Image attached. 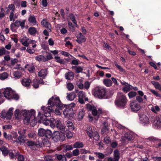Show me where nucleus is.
<instances>
[{
	"label": "nucleus",
	"instance_id": "obj_1",
	"mask_svg": "<svg viewBox=\"0 0 161 161\" xmlns=\"http://www.w3.org/2000/svg\"><path fill=\"white\" fill-rule=\"evenodd\" d=\"M127 102V100L125 95L121 92L118 93L114 102L116 106L121 108H124Z\"/></svg>",
	"mask_w": 161,
	"mask_h": 161
},
{
	"label": "nucleus",
	"instance_id": "obj_2",
	"mask_svg": "<svg viewBox=\"0 0 161 161\" xmlns=\"http://www.w3.org/2000/svg\"><path fill=\"white\" fill-rule=\"evenodd\" d=\"M48 106H51L52 108L55 107L61 109L63 108V104L61 103L58 97L56 96H52L48 101Z\"/></svg>",
	"mask_w": 161,
	"mask_h": 161
},
{
	"label": "nucleus",
	"instance_id": "obj_3",
	"mask_svg": "<svg viewBox=\"0 0 161 161\" xmlns=\"http://www.w3.org/2000/svg\"><path fill=\"white\" fill-rule=\"evenodd\" d=\"M93 95L96 97L100 99L106 98V89L102 87H96L93 91Z\"/></svg>",
	"mask_w": 161,
	"mask_h": 161
},
{
	"label": "nucleus",
	"instance_id": "obj_4",
	"mask_svg": "<svg viewBox=\"0 0 161 161\" xmlns=\"http://www.w3.org/2000/svg\"><path fill=\"white\" fill-rule=\"evenodd\" d=\"M35 111L33 109L30 111H26L24 113V122L25 124H28L32 118H35Z\"/></svg>",
	"mask_w": 161,
	"mask_h": 161
},
{
	"label": "nucleus",
	"instance_id": "obj_5",
	"mask_svg": "<svg viewBox=\"0 0 161 161\" xmlns=\"http://www.w3.org/2000/svg\"><path fill=\"white\" fill-rule=\"evenodd\" d=\"M87 108L88 109L92 111V114L94 116H96V118H95L97 120L99 118V116L100 114L102 113L101 109H98V110H97L96 108L93 105H91L90 104L87 105Z\"/></svg>",
	"mask_w": 161,
	"mask_h": 161
},
{
	"label": "nucleus",
	"instance_id": "obj_6",
	"mask_svg": "<svg viewBox=\"0 0 161 161\" xmlns=\"http://www.w3.org/2000/svg\"><path fill=\"white\" fill-rule=\"evenodd\" d=\"M52 138L55 142L59 141H63L65 139V136L64 134H60L59 131H55L52 135Z\"/></svg>",
	"mask_w": 161,
	"mask_h": 161
},
{
	"label": "nucleus",
	"instance_id": "obj_7",
	"mask_svg": "<svg viewBox=\"0 0 161 161\" xmlns=\"http://www.w3.org/2000/svg\"><path fill=\"white\" fill-rule=\"evenodd\" d=\"M14 108H9L7 113L2 111L1 114V117L3 118H6L7 119H10L13 115Z\"/></svg>",
	"mask_w": 161,
	"mask_h": 161
},
{
	"label": "nucleus",
	"instance_id": "obj_8",
	"mask_svg": "<svg viewBox=\"0 0 161 161\" xmlns=\"http://www.w3.org/2000/svg\"><path fill=\"white\" fill-rule=\"evenodd\" d=\"M41 109L45 117L50 116L51 112H53V111L52 107L48 106L46 108L42 106L41 107Z\"/></svg>",
	"mask_w": 161,
	"mask_h": 161
},
{
	"label": "nucleus",
	"instance_id": "obj_9",
	"mask_svg": "<svg viewBox=\"0 0 161 161\" xmlns=\"http://www.w3.org/2000/svg\"><path fill=\"white\" fill-rule=\"evenodd\" d=\"M130 107L131 110L134 112L139 111L141 108L140 105L135 101L133 102L130 104Z\"/></svg>",
	"mask_w": 161,
	"mask_h": 161
},
{
	"label": "nucleus",
	"instance_id": "obj_10",
	"mask_svg": "<svg viewBox=\"0 0 161 161\" xmlns=\"http://www.w3.org/2000/svg\"><path fill=\"white\" fill-rule=\"evenodd\" d=\"M13 91L10 88H7L5 89L3 92L5 97L8 99H11L13 95Z\"/></svg>",
	"mask_w": 161,
	"mask_h": 161
},
{
	"label": "nucleus",
	"instance_id": "obj_11",
	"mask_svg": "<svg viewBox=\"0 0 161 161\" xmlns=\"http://www.w3.org/2000/svg\"><path fill=\"white\" fill-rule=\"evenodd\" d=\"M135 138V135L131 132H127L125 134L123 138L124 141L126 140L130 141L133 140Z\"/></svg>",
	"mask_w": 161,
	"mask_h": 161
},
{
	"label": "nucleus",
	"instance_id": "obj_12",
	"mask_svg": "<svg viewBox=\"0 0 161 161\" xmlns=\"http://www.w3.org/2000/svg\"><path fill=\"white\" fill-rule=\"evenodd\" d=\"M139 117L140 122L142 124L146 125L149 123V119L146 115L142 114L139 115Z\"/></svg>",
	"mask_w": 161,
	"mask_h": 161
},
{
	"label": "nucleus",
	"instance_id": "obj_13",
	"mask_svg": "<svg viewBox=\"0 0 161 161\" xmlns=\"http://www.w3.org/2000/svg\"><path fill=\"white\" fill-rule=\"evenodd\" d=\"M26 136L24 135H22L19 136L16 139L13 141V142L19 143L20 145L23 144L26 140Z\"/></svg>",
	"mask_w": 161,
	"mask_h": 161
},
{
	"label": "nucleus",
	"instance_id": "obj_14",
	"mask_svg": "<svg viewBox=\"0 0 161 161\" xmlns=\"http://www.w3.org/2000/svg\"><path fill=\"white\" fill-rule=\"evenodd\" d=\"M42 114H41L40 112H39L38 114V118L40 117L39 119H38V121L39 123H41V121L42 120L43 123L46 125H48L51 122V119L50 120L48 119L47 118H45L44 120L43 118L42 117Z\"/></svg>",
	"mask_w": 161,
	"mask_h": 161
},
{
	"label": "nucleus",
	"instance_id": "obj_15",
	"mask_svg": "<svg viewBox=\"0 0 161 161\" xmlns=\"http://www.w3.org/2000/svg\"><path fill=\"white\" fill-rule=\"evenodd\" d=\"M78 101L81 104L84 103V98L86 97V94L83 91H81L78 93Z\"/></svg>",
	"mask_w": 161,
	"mask_h": 161
},
{
	"label": "nucleus",
	"instance_id": "obj_16",
	"mask_svg": "<svg viewBox=\"0 0 161 161\" xmlns=\"http://www.w3.org/2000/svg\"><path fill=\"white\" fill-rule=\"evenodd\" d=\"M76 37L77 38L76 41L79 44H80L82 42H85L86 41V38L82 33L80 32L78 35Z\"/></svg>",
	"mask_w": 161,
	"mask_h": 161
},
{
	"label": "nucleus",
	"instance_id": "obj_17",
	"mask_svg": "<svg viewBox=\"0 0 161 161\" xmlns=\"http://www.w3.org/2000/svg\"><path fill=\"white\" fill-rule=\"evenodd\" d=\"M41 24L43 27L47 29L48 31L50 32L51 31V25L50 23L47 21L45 19H43L41 22Z\"/></svg>",
	"mask_w": 161,
	"mask_h": 161
},
{
	"label": "nucleus",
	"instance_id": "obj_18",
	"mask_svg": "<svg viewBox=\"0 0 161 161\" xmlns=\"http://www.w3.org/2000/svg\"><path fill=\"white\" fill-rule=\"evenodd\" d=\"M25 20H23L22 21L17 20L14 24V26L16 27H19L21 26V28L23 29L25 27Z\"/></svg>",
	"mask_w": 161,
	"mask_h": 161
},
{
	"label": "nucleus",
	"instance_id": "obj_19",
	"mask_svg": "<svg viewBox=\"0 0 161 161\" xmlns=\"http://www.w3.org/2000/svg\"><path fill=\"white\" fill-rule=\"evenodd\" d=\"M31 80L28 78H24L21 80L22 85L24 86L30 88Z\"/></svg>",
	"mask_w": 161,
	"mask_h": 161
},
{
	"label": "nucleus",
	"instance_id": "obj_20",
	"mask_svg": "<svg viewBox=\"0 0 161 161\" xmlns=\"http://www.w3.org/2000/svg\"><path fill=\"white\" fill-rule=\"evenodd\" d=\"M153 126L155 129H161V120H155L153 123Z\"/></svg>",
	"mask_w": 161,
	"mask_h": 161
},
{
	"label": "nucleus",
	"instance_id": "obj_21",
	"mask_svg": "<svg viewBox=\"0 0 161 161\" xmlns=\"http://www.w3.org/2000/svg\"><path fill=\"white\" fill-rule=\"evenodd\" d=\"M28 20L29 22L32 24L33 25H35L37 24L36 17L33 14L29 16Z\"/></svg>",
	"mask_w": 161,
	"mask_h": 161
},
{
	"label": "nucleus",
	"instance_id": "obj_22",
	"mask_svg": "<svg viewBox=\"0 0 161 161\" xmlns=\"http://www.w3.org/2000/svg\"><path fill=\"white\" fill-rule=\"evenodd\" d=\"M21 42L22 45L25 47H27L30 44H34L36 43L35 41L29 39H28L24 41H22Z\"/></svg>",
	"mask_w": 161,
	"mask_h": 161
},
{
	"label": "nucleus",
	"instance_id": "obj_23",
	"mask_svg": "<svg viewBox=\"0 0 161 161\" xmlns=\"http://www.w3.org/2000/svg\"><path fill=\"white\" fill-rule=\"evenodd\" d=\"M103 128L101 130L102 134H105L108 132V123L106 121H104L103 123Z\"/></svg>",
	"mask_w": 161,
	"mask_h": 161
},
{
	"label": "nucleus",
	"instance_id": "obj_24",
	"mask_svg": "<svg viewBox=\"0 0 161 161\" xmlns=\"http://www.w3.org/2000/svg\"><path fill=\"white\" fill-rule=\"evenodd\" d=\"M85 114V111L83 108H81L79 110L78 114V120H80L83 118Z\"/></svg>",
	"mask_w": 161,
	"mask_h": 161
},
{
	"label": "nucleus",
	"instance_id": "obj_25",
	"mask_svg": "<svg viewBox=\"0 0 161 161\" xmlns=\"http://www.w3.org/2000/svg\"><path fill=\"white\" fill-rule=\"evenodd\" d=\"M86 132L90 138H92L94 132L92 131V128L91 126L89 125L87 127Z\"/></svg>",
	"mask_w": 161,
	"mask_h": 161
},
{
	"label": "nucleus",
	"instance_id": "obj_26",
	"mask_svg": "<svg viewBox=\"0 0 161 161\" xmlns=\"http://www.w3.org/2000/svg\"><path fill=\"white\" fill-rule=\"evenodd\" d=\"M76 85L80 89H83L84 88V85L83 84V80L80 79L76 81Z\"/></svg>",
	"mask_w": 161,
	"mask_h": 161
},
{
	"label": "nucleus",
	"instance_id": "obj_27",
	"mask_svg": "<svg viewBox=\"0 0 161 161\" xmlns=\"http://www.w3.org/2000/svg\"><path fill=\"white\" fill-rule=\"evenodd\" d=\"M0 150L2 152L3 154L5 156L8 153L9 150L8 148L3 146L0 147Z\"/></svg>",
	"mask_w": 161,
	"mask_h": 161
},
{
	"label": "nucleus",
	"instance_id": "obj_28",
	"mask_svg": "<svg viewBox=\"0 0 161 161\" xmlns=\"http://www.w3.org/2000/svg\"><path fill=\"white\" fill-rule=\"evenodd\" d=\"M25 68L27 69L30 72L32 73L35 69V67L32 64H26L25 66Z\"/></svg>",
	"mask_w": 161,
	"mask_h": 161
},
{
	"label": "nucleus",
	"instance_id": "obj_29",
	"mask_svg": "<svg viewBox=\"0 0 161 161\" xmlns=\"http://www.w3.org/2000/svg\"><path fill=\"white\" fill-rule=\"evenodd\" d=\"M132 88L133 86L128 84L127 85H126L125 86L123 87L122 89L123 91L126 93L129 91L130 90H132Z\"/></svg>",
	"mask_w": 161,
	"mask_h": 161
},
{
	"label": "nucleus",
	"instance_id": "obj_30",
	"mask_svg": "<svg viewBox=\"0 0 161 161\" xmlns=\"http://www.w3.org/2000/svg\"><path fill=\"white\" fill-rule=\"evenodd\" d=\"M103 82V84L107 87L110 86L113 83L112 81L108 79H104Z\"/></svg>",
	"mask_w": 161,
	"mask_h": 161
},
{
	"label": "nucleus",
	"instance_id": "obj_31",
	"mask_svg": "<svg viewBox=\"0 0 161 161\" xmlns=\"http://www.w3.org/2000/svg\"><path fill=\"white\" fill-rule=\"evenodd\" d=\"M35 142L31 141H29L27 142L26 144L27 145L30 147V148L32 150L36 149V147H35Z\"/></svg>",
	"mask_w": 161,
	"mask_h": 161
},
{
	"label": "nucleus",
	"instance_id": "obj_32",
	"mask_svg": "<svg viewBox=\"0 0 161 161\" xmlns=\"http://www.w3.org/2000/svg\"><path fill=\"white\" fill-rule=\"evenodd\" d=\"M14 11H11L9 16V20L10 21L15 20V19L17 18L18 15L16 14H14Z\"/></svg>",
	"mask_w": 161,
	"mask_h": 161
},
{
	"label": "nucleus",
	"instance_id": "obj_33",
	"mask_svg": "<svg viewBox=\"0 0 161 161\" xmlns=\"http://www.w3.org/2000/svg\"><path fill=\"white\" fill-rule=\"evenodd\" d=\"M47 72L46 69H42L38 72V76L42 77L44 78L47 75Z\"/></svg>",
	"mask_w": 161,
	"mask_h": 161
},
{
	"label": "nucleus",
	"instance_id": "obj_34",
	"mask_svg": "<svg viewBox=\"0 0 161 161\" xmlns=\"http://www.w3.org/2000/svg\"><path fill=\"white\" fill-rule=\"evenodd\" d=\"M94 154L99 159H103L107 156L106 154H103L102 153L99 152H95Z\"/></svg>",
	"mask_w": 161,
	"mask_h": 161
},
{
	"label": "nucleus",
	"instance_id": "obj_35",
	"mask_svg": "<svg viewBox=\"0 0 161 161\" xmlns=\"http://www.w3.org/2000/svg\"><path fill=\"white\" fill-rule=\"evenodd\" d=\"M65 77L67 80L72 79L74 77V74L72 72H68L65 74Z\"/></svg>",
	"mask_w": 161,
	"mask_h": 161
},
{
	"label": "nucleus",
	"instance_id": "obj_36",
	"mask_svg": "<svg viewBox=\"0 0 161 161\" xmlns=\"http://www.w3.org/2000/svg\"><path fill=\"white\" fill-rule=\"evenodd\" d=\"M74 147L76 148H79L83 147H84V145L82 142H77L73 144Z\"/></svg>",
	"mask_w": 161,
	"mask_h": 161
},
{
	"label": "nucleus",
	"instance_id": "obj_37",
	"mask_svg": "<svg viewBox=\"0 0 161 161\" xmlns=\"http://www.w3.org/2000/svg\"><path fill=\"white\" fill-rule=\"evenodd\" d=\"M36 59L39 61L45 62L47 61V59L43 56L38 55L36 57Z\"/></svg>",
	"mask_w": 161,
	"mask_h": 161
},
{
	"label": "nucleus",
	"instance_id": "obj_38",
	"mask_svg": "<svg viewBox=\"0 0 161 161\" xmlns=\"http://www.w3.org/2000/svg\"><path fill=\"white\" fill-rule=\"evenodd\" d=\"M151 83L156 89L161 91V85L158 82L153 81H152Z\"/></svg>",
	"mask_w": 161,
	"mask_h": 161
},
{
	"label": "nucleus",
	"instance_id": "obj_39",
	"mask_svg": "<svg viewBox=\"0 0 161 161\" xmlns=\"http://www.w3.org/2000/svg\"><path fill=\"white\" fill-rule=\"evenodd\" d=\"M72 109L71 108H66L63 111V114L64 115L65 117H67L68 115L70 114V112L72 111Z\"/></svg>",
	"mask_w": 161,
	"mask_h": 161
},
{
	"label": "nucleus",
	"instance_id": "obj_40",
	"mask_svg": "<svg viewBox=\"0 0 161 161\" xmlns=\"http://www.w3.org/2000/svg\"><path fill=\"white\" fill-rule=\"evenodd\" d=\"M63 148L65 152L73 149V147L71 145L65 144L63 146Z\"/></svg>",
	"mask_w": 161,
	"mask_h": 161
},
{
	"label": "nucleus",
	"instance_id": "obj_41",
	"mask_svg": "<svg viewBox=\"0 0 161 161\" xmlns=\"http://www.w3.org/2000/svg\"><path fill=\"white\" fill-rule=\"evenodd\" d=\"M69 17L71 21L75 25L76 27L77 26V22L75 20V17L74 15L72 13H70L69 14Z\"/></svg>",
	"mask_w": 161,
	"mask_h": 161
},
{
	"label": "nucleus",
	"instance_id": "obj_42",
	"mask_svg": "<svg viewBox=\"0 0 161 161\" xmlns=\"http://www.w3.org/2000/svg\"><path fill=\"white\" fill-rule=\"evenodd\" d=\"M66 125L69 130H73L74 129V125L71 121H67Z\"/></svg>",
	"mask_w": 161,
	"mask_h": 161
},
{
	"label": "nucleus",
	"instance_id": "obj_43",
	"mask_svg": "<svg viewBox=\"0 0 161 161\" xmlns=\"http://www.w3.org/2000/svg\"><path fill=\"white\" fill-rule=\"evenodd\" d=\"M114 155L115 161H118L119 158V153L118 150H114Z\"/></svg>",
	"mask_w": 161,
	"mask_h": 161
},
{
	"label": "nucleus",
	"instance_id": "obj_44",
	"mask_svg": "<svg viewBox=\"0 0 161 161\" xmlns=\"http://www.w3.org/2000/svg\"><path fill=\"white\" fill-rule=\"evenodd\" d=\"M29 32L31 35H34L36 34V30L34 27H31L28 29Z\"/></svg>",
	"mask_w": 161,
	"mask_h": 161
},
{
	"label": "nucleus",
	"instance_id": "obj_45",
	"mask_svg": "<svg viewBox=\"0 0 161 161\" xmlns=\"http://www.w3.org/2000/svg\"><path fill=\"white\" fill-rule=\"evenodd\" d=\"M46 132V130H45L43 128H40L38 129V134L41 136H44L45 135V132Z\"/></svg>",
	"mask_w": 161,
	"mask_h": 161
},
{
	"label": "nucleus",
	"instance_id": "obj_46",
	"mask_svg": "<svg viewBox=\"0 0 161 161\" xmlns=\"http://www.w3.org/2000/svg\"><path fill=\"white\" fill-rule=\"evenodd\" d=\"M75 94L74 92H71L68 95L67 97L68 99L70 100H73L75 98Z\"/></svg>",
	"mask_w": 161,
	"mask_h": 161
},
{
	"label": "nucleus",
	"instance_id": "obj_47",
	"mask_svg": "<svg viewBox=\"0 0 161 161\" xmlns=\"http://www.w3.org/2000/svg\"><path fill=\"white\" fill-rule=\"evenodd\" d=\"M21 111L19 109H16L14 113V115L15 118L17 119H19L20 118V115L21 114Z\"/></svg>",
	"mask_w": 161,
	"mask_h": 161
},
{
	"label": "nucleus",
	"instance_id": "obj_48",
	"mask_svg": "<svg viewBox=\"0 0 161 161\" xmlns=\"http://www.w3.org/2000/svg\"><path fill=\"white\" fill-rule=\"evenodd\" d=\"M52 133L51 131L49 130H46L45 137L47 138H50L52 136Z\"/></svg>",
	"mask_w": 161,
	"mask_h": 161
},
{
	"label": "nucleus",
	"instance_id": "obj_49",
	"mask_svg": "<svg viewBox=\"0 0 161 161\" xmlns=\"http://www.w3.org/2000/svg\"><path fill=\"white\" fill-rule=\"evenodd\" d=\"M57 158L60 161H66V158L64 155H58L57 156Z\"/></svg>",
	"mask_w": 161,
	"mask_h": 161
},
{
	"label": "nucleus",
	"instance_id": "obj_50",
	"mask_svg": "<svg viewBox=\"0 0 161 161\" xmlns=\"http://www.w3.org/2000/svg\"><path fill=\"white\" fill-rule=\"evenodd\" d=\"M93 138L96 141H98L99 140L100 138V136L99 135L98 133L96 131L94 132L93 134Z\"/></svg>",
	"mask_w": 161,
	"mask_h": 161
},
{
	"label": "nucleus",
	"instance_id": "obj_51",
	"mask_svg": "<svg viewBox=\"0 0 161 161\" xmlns=\"http://www.w3.org/2000/svg\"><path fill=\"white\" fill-rule=\"evenodd\" d=\"M72 69L76 68V72L77 73H79L81 72L83 70L82 67L80 66L76 67V66H73L72 68Z\"/></svg>",
	"mask_w": 161,
	"mask_h": 161
},
{
	"label": "nucleus",
	"instance_id": "obj_52",
	"mask_svg": "<svg viewBox=\"0 0 161 161\" xmlns=\"http://www.w3.org/2000/svg\"><path fill=\"white\" fill-rule=\"evenodd\" d=\"M66 87L69 91H71L74 87L72 83H69L67 84Z\"/></svg>",
	"mask_w": 161,
	"mask_h": 161
},
{
	"label": "nucleus",
	"instance_id": "obj_53",
	"mask_svg": "<svg viewBox=\"0 0 161 161\" xmlns=\"http://www.w3.org/2000/svg\"><path fill=\"white\" fill-rule=\"evenodd\" d=\"M151 110L154 113H156L157 111H159L160 108L158 106H156L151 108Z\"/></svg>",
	"mask_w": 161,
	"mask_h": 161
},
{
	"label": "nucleus",
	"instance_id": "obj_54",
	"mask_svg": "<svg viewBox=\"0 0 161 161\" xmlns=\"http://www.w3.org/2000/svg\"><path fill=\"white\" fill-rule=\"evenodd\" d=\"M13 75L17 79L20 78L21 76L20 73L19 71H16L14 72L13 73Z\"/></svg>",
	"mask_w": 161,
	"mask_h": 161
},
{
	"label": "nucleus",
	"instance_id": "obj_55",
	"mask_svg": "<svg viewBox=\"0 0 161 161\" xmlns=\"http://www.w3.org/2000/svg\"><path fill=\"white\" fill-rule=\"evenodd\" d=\"M8 76L6 72L1 74H0V79L2 80H4L8 77Z\"/></svg>",
	"mask_w": 161,
	"mask_h": 161
},
{
	"label": "nucleus",
	"instance_id": "obj_56",
	"mask_svg": "<svg viewBox=\"0 0 161 161\" xmlns=\"http://www.w3.org/2000/svg\"><path fill=\"white\" fill-rule=\"evenodd\" d=\"M128 94L129 98H130L135 97L136 95V93L135 92L132 91L129 92Z\"/></svg>",
	"mask_w": 161,
	"mask_h": 161
},
{
	"label": "nucleus",
	"instance_id": "obj_57",
	"mask_svg": "<svg viewBox=\"0 0 161 161\" xmlns=\"http://www.w3.org/2000/svg\"><path fill=\"white\" fill-rule=\"evenodd\" d=\"M17 155H18V161H24L25 160L24 156L22 155H19L18 152L17 153Z\"/></svg>",
	"mask_w": 161,
	"mask_h": 161
},
{
	"label": "nucleus",
	"instance_id": "obj_58",
	"mask_svg": "<svg viewBox=\"0 0 161 161\" xmlns=\"http://www.w3.org/2000/svg\"><path fill=\"white\" fill-rule=\"evenodd\" d=\"M74 58V59L73 60L71 63V64L73 65H78L79 64V60L78 59H76L75 58H74L73 56L72 57Z\"/></svg>",
	"mask_w": 161,
	"mask_h": 161
},
{
	"label": "nucleus",
	"instance_id": "obj_59",
	"mask_svg": "<svg viewBox=\"0 0 161 161\" xmlns=\"http://www.w3.org/2000/svg\"><path fill=\"white\" fill-rule=\"evenodd\" d=\"M66 136L68 138H71L73 136V134L69 130H66Z\"/></svg>",
	"mask_w": 161,
	"mask_h": 161
},
{
	"label": "nucleus",
	"instance_id": "obj_60",
	"mask_svg": "<svg viewBox=\"0 0 161 161\" xmlns=\"http://www.w3.org/2000/svg\"><path fill=\"white\" fill-rule=\"evenodd\" d=\"M3 136L4 137L8 140L12 139L13 138L11 135L9 134H7L5 132H3Z\"/></svg>",
	"mask_w": 161,
	"mask_h": 161
},
{
	"label": "nucleus",
	"instance_id": "obj_61",
	"mask_svg": "<svg viewBox=\"0 0 161 161\" xmlns=\"http://www.w3.org/2000/svg\"><path fill=\"white\" fill-rule=\"evenodd\" d=\"M32 85L35 88H38L39 87L38 81L36 80H33V83L32 84Z\"/></svg>",
	"mask_w": 161,
	"mask_h": 161
},
{
	"label": "nucleus",
	"instance_id": "obj_62",
	"mask_svg": "<svg viewBox=\"0 0 161 161\" xmlns=\"http://www.w3.org/2000/svg\"><path fill=\"white\" fill-rule=\"evenodd\" d=\"M65 126L62 125L58 128L59 129L60 132L62 133L61 134H64V133L65 131Z\"/></svg>",
	"mask_w": 161,
	"mask_h": 161
},
{
	"label": "nucleus",
	"instance_id": "obj_63",
	"mask_svg": "<svg viewBox=\"0 0 161 161\" xmlns=\"http://www.w3.org/2000/svg\"><path fill=\"white\" fill-rule=\"evenodd\" d=\"M55 58L57 62L61 64L64 63V60L63 59H61L58 56H56L55 57Z\"/></svg>",
	"mask_w": 161,
	"mask_h": 161
},
{
	"label": "nucleus",
	"instance_id": "obj_64",
	"mask_svg": "<svg viewBox=\"0 0 161 161\" xmlns=\"http://www.w3.org/2000/svg\"><path fill=\"white\" fill-rule=\"evenodd\" d=\"M111 139L109 137H105L104 139V142L106 144H109L111 142Z\"/></svg>",
	"mask_w": 161,
	"mask_h": 161
}]
</instances>
